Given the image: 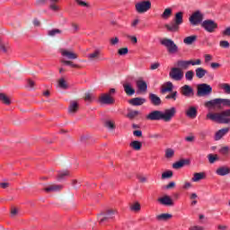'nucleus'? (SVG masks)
Here are the masks:
<instances>
[{"label":"nucleus","instance_id":"1","mask_svg":"<svg viewBox=\"0 0 230 230\" xmlns=\"http://www.w3.org/2000/svg\"><path fill=\"white\" fill-rule=\"evenodd\" d=\"M176 113L177 110L175 107L167 109L164 111V112L161 111H153L146 116V119H148L149 121H161V119H163V121L169 123V121H172V119Z\"/></svg>","mask_w":230,"mask_h":230},{"label":"nucleus","instance_id":"2","mask_svg":"<svg viewBox=\"0 0 230 230\" xmlns=\"http://www.w3.org/2000/svg\"><path fill=\"white\" fill-rule=\"evenodd\" d=\"M207 119H210L211 121H217V123L227 125L230 123V109L225 110L220 113L209 112L207 114Z\"/></svg>","mask_w":230,"mask_h":230},{"label":"nucleus","instance_id":"3","mask_svg":"<svg viewBox=\"0 0 230 230\" xmlns=\"http://www.w3.org/2000/svg\"><path fill=\"white\" fill-rule=\"evenodd\" d=\"M205 107L208 109H216L217 111H222L224 107L230 108V99L216 98L205 102Z\"/></svg>","mask_w":230,"mask_h":230},{"label":"nucleus","instance_id":"4","mask_svg":"<svg viewBox=\"0 0 230 230\" xmlns=\"http://www.w3.org/2000/svg\"><path fill=\"white\" fill-rule=\"evenodd\" d=\"M184 13L182 12H178L175 13L173 20L169 23L165 24V28L168 31H179L181 24L184 22Z\"/></svg>","mask_w":230,"mask_h":230},{"label":"nucleus","instance_id":"5","mask_svg":"<svg viewBox=\"0 0 230 230\" xmlns=\"http://www.w3.org/2000/svg\"><path fill=\"white\" fill-rule=\"evenodd\" d=\"M114 94H116V89L111 88L109 93H102L99 96V103L102 105H113L114 103Z\"/></svg>","mask_w":230,"mask_h":230},{"label":"nucleus","instance_id":"6","mask_svg":"<svg viewBox=\"0 0 230 230\" xmlns=\"http://www.w3.org/2000/svg\"><path fill=\"white\" fill-rule=\"evenodd\" d=\"M213 93V88L208 84H200L197 88V96L202 98L204 96H209Z\"/></svg>","mask_w":230,"mask_h":230},{"label":"nucleus","instance_id":"7","mask_svg":"<svg viewBox=\"0 0 230 230\" xmlns=\"http://www.w3.org/2000/svg\"><path fill=\"white\" fill-rule=\"evenodd\" d=\"M201 28H203L205 31H208V33H215L218 29V23L213 20H205L201 22Z\"/></svg>","mask_w":230,"mask_h":230},{"label":"nucleus","instance_id":"8","mask_svg":"<svg viewBox=\"0 0 230 230\" xmlns=\"http://www.w3.org/2000/svg\"><path fill=\"white\" fill-rule=\"evenodd\" d=\"M114 215H116V210H108L106 212H102L98 216V220L101 225L107 224V222H111L112 218H114Z\"/></svg>","mask_w":230,"mask_h":230},{"label":"nucleus","instance_id":"9","mask_svg":"<svg viewBox=\"0 0 230 230\" xmlns=\"http://www.w3.org/2000/svg\"><path fill=\"white\" fill-rule=\"evenodd\" d=\"M160 43L167 49L168 53H177V51H179L177 44L168 38L162 40Z\"/></svg>","mask_w":230,"mask_h":230},{"label":"nucleus","instance_id":"10","mask_svg":"<svg viewBox=\"0 0 230 230\" xmlns=\"http://www.w3.org/2000/svg\"><path fill=\"white\" fill-rule=\"evenodd\" d=\"M202 21H204V13L200 11L194 12L189 18V22L192 26L202 24Z\"/></svg>","mask_w":230,"mask_h":230},{"label":"nucleus","instance_id":"11","mask_svg":"<svg viewBox=\"0 0 230 230\" xmlns=\"http://www.w3.org/2000/svg\"><path fill=\"white\" fill-rule=\"evenodd\" d=\"M136 11L137 13H145L152 8V2L150 0L147 1H142L140 3H137L135 4Z\"/></svg>","mask_w":230,"mask_h":230},{"label":"nucleus","instance_id":"12","mask_svg":"<svg viewBox=\"0 0 230 230\" xmlns=\"http://www.w3.org/2000/svg\"><path fill=\"white\" fill-rule=\"evenodd\" d=\"M169 76L175 82H181L184 78V72L179 67H172L169 73Z\"/></svg>","mask_w":230,"mask_h":230},{"label":"nucleus","instance_id":"13","mask_svg":"<svg viewBox=\"0 0 230 230\" xmlns=\"http://www.w3.org/2000/svg\"><path fill=\"white\" fill-rule=\"evenodd\" d=\"M180 93L185 98H193L195 96V91L190 85L185 84L180 88Z\"/></svg>","mask_w":230,"mask_h":230},{"label":"nucleus","instance_id":"14","mask_svg":"<svg viewBox=\"0 0 230 230\" xmlns=\"http://www.w3.org/2000/svg\"><path fill=\"white\" fill-rule=\"evenodd\" d=\"M50 4H49V8L50 10H52L53 12H58L59 8L58 5L57 4V3H58V0H49ZM36 4L37 6H42L44 4H46V0H36Z\"/></svg>","mask_w":230,"mask_h":230},{"label":"nucleus","instance_id":"15","mask_svg":"<svg viewBox=\"0 0 230 230\" xmlns=\"http://www.w3.org/2000/svg\"><path fill=\"white\" fill-rule=\"evenodd\" d=\"M60 53L62 57L67 58L68 60H76V58H78V55L70 49H61Z\"/></svg>","mask_w":230,"mask_h":230},{"label":"nucleus","instance_id":"16","mask_svg":"<svg viewBox=\"0 0 230 230\" xmlns=\"http://www.w3.org/2000/svg\"><path fill=\"white\" fill-rule=\"evenodd\" d=\"M88 60L91 64H96L99 60H102V51L96 49L88 55Z\"/></svg>","mask_w":230,"mask_h":230},{"label":"nucleus","instance_id":"17","mask_svg":"<svg viewBox=\"0 0 230 230\" xmlns=\"http://www.w3.org/2000/svg\"><path fill=\"white\" fill-rule=\"evenodd\" d=\"M197 114H198V111H197V107L195 106H189L185 110V115L187 116V118H190V119H195V118H197Z\"/></svg>","mask_w":230,"mask_h":230},{"label":"nucleus","instance_id":"18","mask_svg":"<svg viewBox=\"0 0 230 230\" xmlns=\"http://www.w3.org/2000/svg\"><path fill=\"white\" fill-rule=\"evenodd\" d=\"M128 103H130V105H133V107H139L141 105H144V103H146V99L143 97H135L133 99H130L128 101Z\"/></svg>","mask_w":230,"mask_h":230},{"label":"nucleus","instance_id":"19","mask_svg":"<svg viewBox=\"0 0 230 230\" xmlns=\"http://www.w3.org/2000/svg\"><path fill=\"white\" fill-rule=\"evenodd\" d=\"M149 100L152 105H155V107H159V105H162L163 103L161 97L157 96L155 93H149Z\"/></svg>","mask_w":230,"mask_h":230},{"label":"nucleus","instance_id":"20","mask_svg":"<svg viewBox=\"0 0 230 230\" xmlns=\"http://www.w3.org/2000/svg\"><path fill=\"white\" fill-rule=\"evenodd\" d=\"M230 128H224L219 129L216 135H215V140L216 141H220L224 136H227L229 134Z\"/></svg>","mask_w":230,"mask_h":230},{"label":"nucleus","instance_id":"21","mask_svg":"<svg viewBox=\"0 0 230 230\" xmlns=\"http://www.w3.org/2000/svg\"><path fill=\"white\" fill-rule=\"evenodd\" d=\"M124 92L128 96H134L136 94V90L132 87V84L130 83H125L123 84Z\"/></svg>","mask_w":230,"mask_h":230},{"label":"nucleus","instance_id":"22","mask_svg":"<svg viewBox=\"0 0 230 230\" xmlns=\"http://www.w3.org/2000/svg\"><path fill=\"white\" fill-rule=\"evenodd\" d=\"M137 87L138 89V91H140V93H146L147 89H148V84H146V82L142 80V79H138L137 82Z\"/></svg>","mask_w":230,"mask_h":230},{"label":"nucleus","instance_id":"23","mask_svg":"<svg viewBox=\"0 0 230 230\" xmlns=\"http://www.w3.org/2000/svg\"><path fill=\"white\" fill-rule=\"evenodd\" d=\"M158 202L163 206H173V199L170 196L165 195L163 198L158 199Z\"/></svg>","mask_w":230,"mask_h":230},{"label":"nucleus","instance_id":"24","mask_svg":"<svg viewBox=\"0 0 230 230\" xmlns=\"http://www.w3.org/2000/svg\"><path fill=\"white\" fill-rule=\"evenodd\" d=\"M62 185H58V184H50L48 185L45 189L44 191H46L47 193H51L53 191H60L62 190Z\"/></svg>","mask_w":230,"mask_h":230},{"label":"nucleus","instance_id":"25","mask_svg":"<svg viewBox=\"0 0 230 230\" xmlns=\"http://www.w3.org/2000/svg\"><path fill=\"white\" fill-rule=\"evenodd\" d=\"M217 175H220L221 177H224L226 175H229L230 173V168L227 166H221L217 169L216 171Z\"/></svg>","mask_w":230,"mask_h":230},{"label":"nucleus","instance_id":"26","mask_svg":"<svg viewBox=\"0 0 230 230\" xmlns=\"http://www.w3.org/2000/svg\"><path fill=\"white\" fill-rule=\"evenodd\" d=\"M178 69H188L190 67V60H179L176 63Z\"/></svg>","mask_w":230,"mask_h":230},{"label":"nucleus","instance_id":"27","mask_svg":"<svg viewBox=\"0 0 230 230\" xmlns=\"http://www.w3.org/2000/svg\"><path fill=\"white\" fill-rule=\"evenodd\" d=\"M206 179L205 172H195L193 177L191 178L192 182H199L202 180Z\"/></svg>","mask_w":230,"mask_h":230},{"label":"nucleus","instance_id":"28","mask_svg":"<svg viewBox=\"0 0 230 230\" xmlns=\"http://www.w3.org/2000/svg\"><path fill=\"white\" fill-rule=\"evenodd\" d=\"M78 111V102L72 101L68 106V113L75 114Z\"/></svg>","mask_w":230,"mask_h":230},{"label":"nucleus","instance_id":"29","mask_svg":"<svg viewBox=\"0 0 230 230\" xmlns=\"http://www.w3.org/2000/svg\"><path fill=\"white\" fill-rule=\"evenodd\" d=\"M197 78H203L208 75V70L204 69L203 67H198L195 70Z\"/></svg>","mask_w":230,"mask_h":230},{"label":"nucleus","instance_id":"30","mask_svg":"<svg viewBox=\"0 0 230 230\" xmlns=\"http://www.w3.org/2000/svg\"><path fill=\"white\" fill-rule=\"evenodd\" d=\"M129 146L133 148V150L139 151L141 150V146H143V144L140 141L134 140L129 144Z\"/></svg>","mask_w":230,"mask_h":230},{"label":"nucleus","instance_id":"31","mask_svg":"<svg viewBox=\"0 0 230 230\" xmlns=\"http://www.w3.org/2000/svg\"><path fill=\"white\" fill-rule=\"evenodd\" d=\"M0 102H2V103H4V105H10V103H12V101H10V97L3 93H0Z\"/></svg>","mask_w":230,"mask_h":230},{"label":"nucleus","instance_id":"32","mask_svg":"<svg viewBox=\"0 0 230 230\" xmlns=\"http://www.w3.org/2000/svg\"><path fill=\"white\" fill-rule=\"evenodd\" d=\"M195 40H197V36L196 35H192V36H188L183 40L184 44H187V46H191V44H193V42H195Z\"/></svg>","mask_w":230,"mask_h":230},{"label":"nucleus","instance_id":"33","mask_svg":"<svg viewBox=\"0 0 230 230\" xmlns=\"http://www.w3.org/2000/svg\"><path fill=\"white\" fill-rule=\"evenodd\" d=\"M187 163L188 160H180L172 164V168H174V170H180V168H182Z\"/></svg>","mask_w":230,"mask_h":230},{"label":"nucleus","instance_id":"34","mask_svg":"<svg viewBox=\"0 0 230 230\" xmlns=\"http://www.w3.org/2000/svg\"><path fill=\"white\" fill-rule=\"evenodd\" d=\"M172 91H173V84L168 82L166 86L162 88V94H164V93H172Z\"/></svg>","mask_w":230,"mask_h":230},{"label":"nucleus","instance_id":"35","mask_svg":"<svg viewBox=\"0 0 230 230\" xmlns=\"http://www.w3.org/2000/svg\"><path fill=\"white\" fill-rule=\"evenodd\" d=\"M172 217V214H161L156 216V219H158L159 221L166 222V220H170Z\"/></svg>","mask_w":230,"mask_h":230},{"label":"nucleus","instance_id":"36","mask_svg":"<svg viewBox=\"0 0 230 230\" xmlns=\"http://www.w3.org/2000/svg\"><path fill=\"white\" fill-rule=\"evenodd\" d=\"M162 19H170L172 17V8H166L161 15Z\"/></svg>","mask_w":230,"mask_h":230},{"label":"nucleus","instance_id":"37","mask_svg":"<svg viewBox=\"0 0 230 230\" xmlns=\"http://www.w3.org/2000/svg\"><path fill=\"white\" fill-rule=\"evenodd\" d=\"M62 33V31L59 29H52L48 31L49 37H55L56 35H60Z\"/></svg>","mask_w":230,"mask_h":230},{"label":"nucleus","instance_id":"38","mask_svg":"<svg viewBox=\"0 0 230 230\" xmlns=\"http://www.w3.org/2000/svg\"><path fill=\"white\" fill-rule=\"evenodd\" d=\"M208 159L210 164H214L216 161H218V155L209 154L208 155Z\"/></svg>","mask_w":230,"mask_h":230},{"label":"nucleus","instance_id":"39","mask_svg":"<svg viewBox=\"0 0 230 230\" xmlns=\"http://www.w3.org/2000/svg\"><path fill=\"white\" fill-rule=\"evenodd\" d=\"M173 155H175V151L172 148H167L165 150V157L166 159H172V157H173Z\"/></svg>","mask_w":230,"mask_h":230},{"label":"nucleus","instance_id":"40","mask_svg":"<svg viewBox=\"0 0 230 230\" xmlns=\"http://www.w3.org/2000/svg\"><path fill=\"white\" fill-rule=\"evenodd\" d=\"M137 116H139V111H128L127 117L129 119H134V118H137Z\"/></svg>","mask_w":230,"mask_h":230},{"label":"nucleus","instance_id":"41","mask_svg":"<svg viewBox=\"0 0 230 230\" xmlns=\"http://www.w3.org/2000/svg\"><path fill=\"white\" fill-rule=\"evenodd\" d=\"M129 209L131 211H141V204H139V202H136L130 205Z\"/></svg>","mask_w":230,"mask_h":230},{"label":"nucleus","instance_id":"42","mask_svg":"<svg viewBox=\"0 0 230 230\" xmlns=\"http://www.w3.org/2000/svg\"><path fill=\"white\" fill-rule=\"evenodd\" d=\"M193 76H195V73L192 70H189L185 73V78L189 82H191V80H193Z\"/></svg>","mask_w":230,"mask_h":230},{"label":"nucleus","instance_id":"43","mask_svg":"<svg viewBox=\"0 0 230 230\" xmlns=\"http://www.w3.org/2000/svg\"><path fill=\"white\" fill-rule=\"evenodd\" d=\"M189 66H202L201 59H190L189 60Z\"/></svg>","mask_w":230,"mask_h":230},{"label":"nucleus","instance_id":"44","mask_svg":"<svg viewBox=\"0 0 230 230\" xmlns=\"http://www.w3.org/2000/svg\"><path fill=\"white\" fill-rule=\"evenodd\" d=\"M104 126L106 128H110V130H114L116 128V126L112 122V120H106Z\"/></svg>","mask_w":230,"mask_h":230},{"label":"nucleus","instance_id":"45","mask_svg":"<svg viewBox=\"0 0 230 230\" xmlns=\"http://www.w3.org/2000/svg\"><path fill=\"white\" fill-rule=\"evenodd\" d=\"M229 146H226L219 149V154L222 155H229Z\"/></svg>","mask_w":230,"mask_h":230},{"label":"nucleus","instance_id":"46","mask_svg":"<svg viewBox=\"0 0 230 230\" xmlns=\"http://www.w3.org/2000/svg\"><path fill=\"white\" fill-rule=\"evenodd\" d=\"M172 177H173V172H172V171L164 172L162 174V179L163 180H164V179H172Z\"/></svg>","mask_w":230,"mask_h":230},{"label":"nucleus","instance_id":"47","mask_svg":"<svg viewBox=\"0 0 230 230\" xmlns=\"http://www.w3.org/2000/svg\"><path fill=\"white\" fill-rule=\"evenodd\" d=\"M94 100H96V95H94V93H87V103H93V102H94Z\"/></svg>","mask_w":230,"mask_h":230},{"label":"nucleus","instance_id":"48","mask_svg":"<svg viewBox=\"0 0 230 230\" xmlns=\"http://www.w3.org/2000/svg\"><path fill=\"white\" fill-rule=\"evenodd\" d=\"M165 100H173V102H175V100H177V91L166 95Z\"/></svg>","mask_w":230,"mask_h":230},{"label":"nucleus","instance_id":"49","mask_svg":"<svg viewBox=\"0 0 230 230\" xmlns=\"http://www.w3.org/2000/svg\"><path fill=\"white\" fill-rule=\"evenodd\" d=\"M61 62L62 64H66V66H70V67H78V65L73 63L71 60L62 59Z\"/></svg>","mask_w":230,"mask_h":230},{"label":"nucleus","instance_id":"50","mask_svg":"<svg viewBox=\"0 0 230 230\" xmlns=\"http://www.w3.org/2000/svg\"><path fill=\"white\" fill-rule=\"evenodd\" d=\"M221 89H223L226 93V94H230V84H221Z\"/></svg>","mask_w":230,"mask_h":230},{"label":"nucleus","instance_id":"51","mask_svg":"<svg viewBox=\"0 0 230 230\" xmlns=\"http://www.w3.org/2000/svg\"><path fill=\"white\" fill-rule=\"evenodd\" d=\"M219 46H220V48H224L225 49H229V48H230L229 41H227V40H221L219 42Z\"/></svg>","mask_w":230,"mask_h":230},{"label":"nucleus","instance_id":"52","mask_svg":"<svg viewBox=\"0 0 230 230\" xmlns=\"http://www.w3.org/2000/svg\"><path fill=\"white\" fill-rule=\"evenodd\" d=\"M67 176H69V171H64L58 173V181H62L64 177H67Z\"/></svg>","mask_w":230,"mask_h":230},{"label":"nucleus","instance_id":"53","mask_svg":"<svg viewBox=\"0 0 230 230\" xmlns=\"http://www.w3.org/2000/svg\"><path fill=\"white\" fill-rule=\"evenodd\" d=\"M58 87H60L61 89H67V84H66V80L59 79Z\"/></svg>","mask_w":230,"mask_h":230},{"label":"nucleus","instance_id":"54","mask_svg":"<svg viewBox=\"0 0 230 230\" xmlns=\"http://www.w3.org/2000/svg\"><path fill=\"white\" fill-rule=\"evenodd\" d=\"M8 51V47L2 41H0V53H6Z\"/></svg>","mask_w":230,"mask_h":230},{"label":"nucleus","instance_id":"55","mask_svg":"<svg viewBox=\"0 0 230 230\" xmlns=\"http://www.w3.org/2000/svg\"><path fill=\"white\" fill-rule=\"evenodd\" d=\"M119 38H118L117 36L110 40V44H111V46H116V44H119Z\"/></svg>","mask_w":230,"mask_h":230},{"label":"nucleus","instance_id":"56","mask_svg":"<svg viewBox=\"0 0 230 230\" xmlns=\"http://www.w3.org/2000/svg\"><path fill=\"white\" fill-rule=\"evenodd\" d=\"M119 55L123 56L128 53V48H121L118 50Z\"/></svg>","mask_w":230,"mask_h":230},{"label":"nucleus","instance_id":"57","mask_svg":"<svg viewBox=\"0 0 230 230\" xmlns=\"http://www.w3.org/2000/svg\"><path fill=\"white\" fill-rule=\"evenodd\" d=\"M160 66L161 64L159 62H156L151 65L150 69L151 71H155V69H158Z\"/></svg>","mask_w":230,"mask_h":230},{"label":"nucleus","instance_id":"58","mask_svg":"<svg viewBox=\"0 0 230 230\" xmlns=\"http://www.w3.org/2000/svg\"><path fill=\"white\" fill-rule=\"evenodd\" d=\"M213 60V56L209 54L205 55V64H208Z\"/></svg>","mask_w":230,"mask_h":230},{"label":"nucleus","instance_id":"59","mask_svg":"<svg viewBox=\"0 0 230 230\" xmlns=\"http://www.w3.org/2000/svg\"><path fill=\"white\" fill-rule=\"evenodd\" d=\"M133 136H135V137H142L143 131H141V130H135V131H133Z\"/></svg>","mask_w":230,"mask_h":230},{"label":"nucleus","instance_id":"60","mask_svg":"<svg viewBox=\"0 0 230 230\" xmlns=\"http://www.w3.org/2000/svg\"><path fill=\"white\" fill-rule=\"evenodd\" d=\"M75 3H77L79 6H87V2L84 0H75Z\"/></svg>","mask_w":230,"mask_h":230},{"label":"nucleus","instance_id":"61","mask_svg":"<svg viewBox=\"0 0 230 230\" xmlns=\"http://www.w3.org/2000/svg\"><path fill=\"white\" fill-rule=\"evenodd\" d=\"M137 179H138V181H140V182H146V177H145V176H143V175H137Z\"/></svg>","mask_w":230,"mask_h":230},{"label":"nucleus","instance_id":"62","mask_svg":"<svg viewBox=\"0 0 230 230\" xmlns=\"http://www.w3.org/2000/svg\"><path fill=\"white\" fill-rule=\"evenodd\" d=\"M166 190H172V188H175V182L171 181L169 184L165 186Z\"/></svg>","mask_w":230,"mask_h":230},{"label":"nucleus","instance_id":"63","mask_svg":"<svg viewBox=\"0 0 230 230\" xmlns=\"http://www.w3.org/2000/svg\"><path fill=\"white\" fill-rule=\"evenodd\" d=\"M190 230H204V227L199 226H190Z\"/></svg>","mask_w":230,"mask_h":230},{"label":"nucleus","instance_id":"64","mask_svg":"<svg viewBox=\"0 0 230 230\" xmlns=\"http://www.w3.org/2000/svg\"><path fill=\"white\" fill-rule=\"evenodd\" d=\"M224 35H226L227 37H230V27L226 28L224 31H223Z\"/></svg>","mask_w":230,"mask_h":230}]
</instances>
